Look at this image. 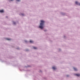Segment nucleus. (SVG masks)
<instances>
[{"mask_svg": "<svg viewBox=\"0 0 80 80\" xmlns=\"http://www.w3.org/2000/svg\"><path fill=\"white\" fill-rule=\"evenodd\" d=\"M44 23H45V21L43 20L41 21V23H40V26L39 27L41 29L43 28V24H44Z\"/></svg>", "mask_w": 80, "mask_h": 80, "instance_id": "1", "label": "nucleus"}, {"mask_svg": "<svg viewBox=\"0 0 80 80\" xmlns=\"http://www.w3.org/2000/svg\"><path fill=\"white\" fill-rule=\"evenodd\" d=\"M16 23V22H13V24H14V25Z\"/></svg>", "mask_w": 80, "mask_h": 80, "instance_id": "10", "label": "nucleus"}, {"mask_svg": "<svg viewBox=\"0 0 80 80\" xmlns=\"http://www.w3.org/2000/svg\"><path fill=\"white\" fill-rule=\"evenodd\" d=\"M4 11L3 10H0V12H1V13H3V12Z\"/></svg>", "mask_w": 80, "mask_h": 80, "instance_id": "4", "label": "nucleus"}, {"mask_svg": "<svg viewBox=\"0 0 80 80\" xmlns=\"http://www.w3.org/2000/svg\"><path fill=\"white\" fill-rule=\"evenodd\" d=\"M33 48H34V49H37V48L35 47H33Z\"/></svg>", "mask_w": 80, "mask_h": 80, "instance_id": "9", "label": "nucleus"}, {"mask_svg": "<svg viewBox=\"0 0 80 80\" xmlns=\"http://www.w3.org/2000/svg\"><path fill=\"white\" fill-rule=\"evenodd\" d=\"M6 40H11V39H10V38H7V39H6Z\"/></svg>", "mask_w": 80, "mask_h": 80, "instance_id": "8", "label": "nucleus"}, {"mask_svg": "<svg viewBox=\"0 0 80 80\" xmlns=\"http://www.w3.org/2000/svg\"><path fill=\"white\" fill-rule=\"evenodd\" d=\"M22 15H23V14H22Z\"/></svg>", "mask_w": 80, "mask_h": 80, "instance_id": "14", "label": "nucleus"}, {"mask_svg": "<svg viewBox=\"0 0 80 80\" xmlns=\"http://www.w3.org/2000/svg\"><path fill=\"white\" fill-rule=\"evenodd\" d=\"M74 69L75 71H77V69L75 68H74Z\"/></svg>", "mask_w": 80, "mask_h": 80, "instance_id": "6", "label": "nucleus"}, {"mask_svg": "<svg viewBox=\"0 0 80 80\" xmlns=\"http://www.w3.org/2000/svg\"><path fill=\"white\" fill-rule=\"evenodd\" d=\"M17 0V1H20V0Z\"/></svg>", "mask_w": 80, "mask_h": 80, "instance_id": "11", "label": "nucleus"}, {"mask_svg": "<svg viewBox=\"0 0 80 80\" xmlns=\"http://www.w3.org/2000/svg\"><path fill=\"white\" fill-rule=\"evenodd\" d=\"M75 3L76 4V5H80V3H78V2H77V1H76L75 2Z\"/></svg>", "mask_w": 80, "mask_h": 80, "instance_id": "2", "label": "nucleus"}, {"mask_svg": "<svg viewBox=\"0 0 80 80\" xmlns=\"http://www.w3.org/2000/svg\"><path fill=\"white\" fill-rule=\"evenodd\" d=\"M52 69H53V70H55L56 68L55 67H52Z\"/></svg>", "mask_w": 80, "mask_h": 80, "instance_id": "5", "label": "nucleus"}, {"mask_svg": "<svg viewBox=\"0 0 80 80\" xmlns=\"http://www.w3.org/2000/svg\"><path fill=\"white\" fill-rule=\"evenodd\" d=\"M30 43H33V41H32L31 40L30 41Z\"/></svg>", "mask_w": 80, "mask_h": 80, "instance_id": "7", "label": "nucleus"}, {"mask_svg": "<svg viewBox=\"0 0 80 80\" xmlns=\"http://www.w3.org/2000/svg\"><path fill=\"white\" fill-rule=\"evenodd\" d=\"M25 42H27V41H25Z\"/></svg>", "mask_w": 80, "mask_h": 80, "instance_id": "12", "label": "nucleus"}, {"mask_svg": "<svg viewBox=\"0 0 80 80\" xmlns=\"http://www.w3.org/2000/svg\"><path fill=\"white\" fill-rule=\"evenodd\" d=\"M75 75H76V76H77L78 77H80V74H76Z\"/></svg>", "mask_w": 80, "mask_h": 80, "instance_id": "3", "label": "nucleus"}, {"mask_svg": "<svg viewBox=\"0 0 80 80\" xmlns=\"http://www.w3.org/2000/svg\"><path fill=\"white\" fill-rule=\"evenodd\" d=\"M11 0V1H12V0Z\"/></svg>", "mask_w": 80, "mask_h": 80, "instance_id": "13", "label": "nucleus"}]
</instances>
